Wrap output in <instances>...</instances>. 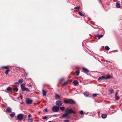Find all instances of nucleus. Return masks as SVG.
Segmentation results:
<instances>
[{"mask_svg": "<svg viewBox=\"0 0 122 122\" xmlns=\"http://www.w3.org/2000/svg\"><path fill=\"white\" fill-rule=\"evenodd\" d=\"M23 81V80L20 79L18 81V82L19 83H19L20 84V83H21Z\"/></svg>", "mask_w": 122, "mask_h": 122, "instance_id": "nucleus-35", "label": "nucleus"}, {"mask_svg": "<svg viewBox=\"0 0 122 122\" xmlns=\"http://www.w3.org/2000/svg\"><path fill=\"white\" fill-rule=\"evenodd\" d=\"M84 95L85 97H88L89 95V94L87 92H86L85 93Z\"/></svg>", "mask_w": 122, "mask_h": 122, "instance_id": "nucleus-31", "label": "nucleus"}, {"mask_svg": "<svg viewBox=\"0 0 122 122\" xmlns=\"http://www.w3.org/2000/svg\"><path fill=\"white\" fill-rule=\"evenodd\" d=\"M24 103V102H20V104H23V103Z\"/></svg>", "mask_w": 122, "mask_h": 122, "instance_id": "nucleus-48", "label": "nucleus"}, {"mask_svg": "<svg viewBox=\"0 0 122 122\" xmlns=\"http://www.w3.org/2000/svg\"><path fill=\"white\" fill-rule=\"evenodd\" d=\"M25 84H22L21 85V89H22L23 88H24L25 87Z\"/></svg>", "mask_w": 122, "mask_h": 122, "instance_id": "nucleus-23", "label": "nucleus"}, {"mask_svg": "<svg viewBox=\"0 0 122 122\" xmlns=\"http://www.w3.org/2000/svg\"><path fill=\"white\" fill-rule=\"evenodd\" d=\"M15 84L16 86H18L19 85V83L18 82H16L15 83Z\"/></svg>", "mask_w": 122, "mask_h": 122, "instance_id": "nucleus-38", "label": "nucleus"}, {"mask_svg": "<svg viewBox=\"0 0 122 122\" xmlns=\"http://www.w3.org/2000/svg\"><path fill=\"white\" fill-rule=\"evenodd\" d=\"M45 111L46 112H48V110H47V109L46 108L45 109Z\"/></svg>", "mask_w": 122, "mask_h": 122, "instance_id": "nucleus-45", "label": "nucleus"}, {"mask_svg": "<svg viewBox=\"0 0 122 122\" xmlns=\"http://www.w3.org/2000/svg\"><path fill=\"white\" fill-rule=\"evenodd\" d=\"M1 67V68L4 67L5 69H6V70L8 69H9V68L7 66H3Z\"/></svg>", "mask_w": 122, "mask_h": 122, "instance_id": "nucleus-30", "label": "nucleus"}, {"mask_svg": "<svg viewBox=\"0 0 122 122\" xmlns=\"http://www.w3.org/2000/svg\"><path fill=\"white\" fill-rule=\"evenodd\" d=\"M80 73L79 71H77L76 73V76H78L79 75Z\"/></svg>", "mask_w": 122, "mask_h": 122, "instance_id": "nucleus-29", "label": "nucleus"}, {"mask_svg": "<svg viewBox=\"0 0 122 122\" xmlns=\"http://www.w3.org/2000/svg\"><path fill=\"white\" fill-rule=\"evenodd\" d=\"M22 90L23 91H26L28 92H30V90L28 88L25 87L23 88Z\"/></svg>", "mask_w": 122, "mask_h": 122, "instance_id": "nucleus-9", "label": "nucleus"}, {"mask_svg": "<svg viewBox=\"0 0 122 122\" xmlns=\"http://www.w3.org/2000/svg\"><path fill=\"white\" fill-rule=\"evenodd\" d=\"M6 111L9 113H10L11 112L12 109L10 107H8L6 109Z\"/></svg>", "mask_w": 122, "mask_h": 122, "instance_id": "nucleus-8", "label": "nucleus"}, {"mask_svg": "<svg viewBox=\"0 0 122 122\" xmlns=\"http://www.w3.org/2000/svg\"><path fill=\"white\" fill-rule=\"evenodd\" d=\"M29 86H31V85H29Z\"/></svg>", "mask_w": 122, "mask_h": 122, "instance_id": "nucleus-49", "label": "nucleus"}, {"mask_svg": "<svg viewBox=\"0 0 122 122\" xmlns=\"http://www.w3.org/2000/svg\"><path fill=\"white\" fill-rule=\"evenodd\" d=\"M48 118V117L47 116H43L42 117V119L43 120H46Z\"/></svg>", "mask_w": 122, "mask_h": 122, "instance_id": "nucleus-25", "label": "nucleus"}, {"mask_svg": "<svg viewBox=\"0 0 122 122\" xmlns=\"http://www.w3.org/2000/svg\"><path fill=\"white\" fill-rule=\"evenodd\" d=\"M55 97L56 98H58L57 99H58V98H60L61 97L60 96L57 94L55 95Z\"/></svg>", "mask_w": 122, "mask_h": 122, "instance_id": "nucleus-24", "label": "nucleus"}, {"mask_svg": "<svg viewBox=\"0 0 122 122\" xmlns=\"http://www.w3.org/2000/svg\"><path fill=\"white\" fill-rule=\"evenodd\" d=\"M109 91L110 93L111 94H112L113 93H114V90H113V89H112V88L109 89Z\"/></svg>", "mask_w": 122, "mask_h": 122, "instance_id": "nucleus-19", "label": "nucleus"}, {"mask_svg": "<svg viewBox=\"0 0 122 122\" xmlns=\"http://www.w3.org/2000/svg\"><path fill=\"white\" fill-rule=\"evenodd\" d=\"M59 117L61 119H63L64 118V117L62 115V116Z\"/></svg>", "mask_w": 122, "mask_h": 122, "instance_id": "nucleus-44", "label": "nucleus"}, {"mask_svg": "<svg viewBox=\"0 0 122 122\" xmlns=\"http://www.w3.org/2000/svg\"><path fill=\"white\" fill-rule=\"evenodd\" d=\"M26 117V115L20 113L18 114L17 116V117L18 120L20 121H21L23 119V117Z\"/></svg>", "mask_w": 122, "mask_h": 122, "instance_id": "nucleus-2", "label": "nucleus"}, {"mask_svg": "<svg viewBox=\"0 0 122 122\" xmlns=\"http://www.w3.org/2000/svg\"><path fill=\"white\" fill-rule=\"evenodd\" d=\"M116 6L117 8H120V5L119 3L118 2H117L116 3Z\"/></svg>", "mask_w": 122, "mask_h": 122, "instance_id": "nucleus-13", "label": "nucleus"}, {"mask_svg": "<svg viewBox=\"0 0 122 122\" xmlns=\"http://www.w3.org/2000/svg\"><path fill=\"white\" fill-rule=\"evenodd\" d=\"M48 122H52L51 121H49Z\"/></svg>", "mask_w": 122, "mask_h": 122, "instance_id": "nucleus-50", "label": "nucleus"}, {"mask_svg": "<svg viewBox=\"0 0 122 122\" xmlns=\"http://www.w3.org/2000/svg\"><path fill=\"white\" fill-rule=\"evenodd\" d=\"M60 108L61 110L63 111L65 109V107H60Z\"/></svg>", "mask_w": 122, "mask_h": 122, "instance_id": "nucleus-27", "label": "nucleus"}, {"mask_svg": "<svg viewBox=\"0 0 122 122\" xmlns=\"http://www.w3.org/2000/svg\"><path fill=\"white\" fill-rule=\"evenodd\" d=\"M62 103L60 100H58L56 102V104L59 106H61L62 104Z\"/></svg>", "mask_w": 122, "mask_h": 122, "instance_id": "nucleus-6", "label": "nucleus"}, {"mask_svg": "<svg viewBox=\"0 0 122 122\" xmlns=\"http://www.w3.org/2000/svg\"><path fill=\"white\" fill-rule=\"evenodd\" d=\"M99 94L97 93H95L93 94L92 96L94 97H96L97 95H99Z\"/></svg>", "mask_w": 122, "mask_h": 122, "instance_id": "nucleus-34", "label": "nucleus"}, {"mask_svg": "<svg viewBox=\"0 0 122 122\" xmlns=\"http://www.w3.org/2000/svg\"><path fill=\"white\" fill-rule=\"evenodd\" d=\"M31 116V115L30 114H29V115L28 116V117H30Z\"/></svg>", "mask_w": 122, "mask_h": 122, "instance_id": "nucleus-46", "label": "nucleus"}, {"mask_svg": "<svg viewBox=\"0 0 122 122\" xmlns=\"http://www.w3.org/2000/svg\"><path fill=\"white\" fill-rule=\"evenodd\" d=\"M21 98V97L20 96V97H18L17 98V99L18 100H20V98Z\"/></svg>", "mask_w": 122, "mask_h": 122, "instance_id": "nucleus-43", "label": "nucleus"}, {"mask_svg": "<svg viewBox=\"0 0 122 122\" xmlns=\"http://www.w3.org/2000/svg\"><path fill=\"white\" fill-rule=\"evenodd\" d=\"M13 91H15L16 92H17L18 91V88H14L12 89Z\"/></svg>", "mask_w": 122, "mask_h": 122, "instance_id": "nucleus-26", "label": "nucleus"}, {"mask_svg": "<svg viewBox=\"0 0 122 122\" xmlns=\"http://www.w3.org/2000/svg\"><path fill=\"white\" fill-rule=\"evenodd\" d=\"M10 70L9 69L7 70L5 72V74L6 75L8 74V72Z\"/></svg>", "mask_w": 122, "mask_h": 122, "instance_id": "nucleus-33", "label": "nucleus"}, {"mask_svg": "<svg viewBox=\"0 0 122 122\" xmlns=\"http://www.w3.org/2000/svg\"><path fill=\"white\" fill-rule=\"evenodd\" d=\"M69 99L67 98H66L64 100V103L66 104H69Z\"/></svg>", "mask_w": 122, "mask_h": 122, "instance_id": "nucleus-11", "label": "nucleus"}, {"mask_svg": "<svg viewBox=\"0 0 122 122\" xmlns=\"http://www.w3.org/2000/svg\"><path fill=\"white\" fill-rule=\"evenodd\" d=\"M68 82H69L68 81H67L66 82H65L64 83H63V84L62 85L63 86L66 85L68 83Z\"/></svg>", "mask_w": 122, "mask_h": 122, "instance_id": "nucleus-22", "label": "nucleus"}, {"mask_svg": "<svg viewBox=\"0 0 122 122\" xmlns=\"http://www.w3.org/2000/svg\"><path fill=\"white\" fill-rule=\"evenodd\" d=\"M73 84L75 85L76 86L78 84V82L77 81L75 80L73 81Z\"/></svg>", "mask_w": 122, "mask_h": 122, "instance_id": "nucleus-21", "label": "nucleus"}, {"mask_svg": "<svg viewBox=\"0 0 122 122\" xmlns=\"http://www.w3.org/2000/svg\"><path fill=\"white\" fill-rule=\"evenodd\" d=\"M42 92H43V96H45L46 95V92L45 91L44 89L42 90Z\"/></svg>", "mask_w": 122, "mask_h": 122, "instance_id": "nucleus-17", "label": "nucleus"}, {"mask_svg": "<svg viewBox=\"0 0 122 122\" xmlns=\"http://www.w3.org/2000/svg\"><path fill=\"white\" fill-rule=\"evenodd\" d=\"M82 70L85 73L88 72H89V70L87 69L84 67L83 68Z\"/></svg>", "mask_w": 122, "mask_h": 122, "instance_id": "nucleus-10", "label": "nucleus"}, {"mask_svg": "<svg viewBox=\"0 0 122 122\" xmlns=\"http://www.w3.org/2000/svg\"><path fill=\"white\" fill-rule=\"evenodd\" d=\"M80 8V6H78L76 7H75L74 8V9H76L78 10H79Z\"/></svg>", "mask_w": 122, "mask_h": 122, "instance_id": "nucleus-39", "label": "nucleus"}, {"mask_svg": "<svg viewBox=\"0 0 122 122\" xmlns=\"http://www.w3.org/2000/svg\"><path fill=\"white\" fill-rule=\"evenodd\" d=\"M26 103L28 104H31L33 102V101L28 98H26Z\"/></svg>", "mask_w": 122, "mask_h": 122, "instance_id": "nucleus-5", "label": "nucleus"}, {"mask_svg": "<svg viewBox=\"0 0 122 122\" xmlns=\"http://www.w3.org/2000/svg\"><path fill=\"white\" fill-rule=\"evenodd\" d=\"M28 122H33V120L31 118H29L28 120Z\"/></svg>", "mask_w": 122, "mask_h": 122, "instance_id": "nucleus-28", "label": "nucleus"}, {"mask_svg": "<svg viewBox=\"0 0 122 122\" xmlns=\"http://www.w3.org/2000/svg\"><path fill=\"white\" fill-rule=\"evenodd\" d=\"M76 103L75 101L72 99H69V104H70L72 105H73Z\"/></svg>", "mask_w": 122, "mask_h": 122, "instance_id": "nucleus-7", "label": "nucleus"}, {"mask_svg": "<svg viewBox=\"0 0 122 122\" xmlns=\"http://www.w3.org/2000/svg\"><path fill=\"white\" fill-rule=\"evenodd\" d=\"M106 62H110V63H112V62H110V61H107V60H106Z\"/></svg>", "mask_w": 122, "mask_h": 122, "instance_id": "nucleus-47", "label": "nucleus"}, {"mask_svg": "<svg viewBox=\"0 0 122 122\" xmlns=\"http://www.w3.org/2000/svg\"><path fill=\"white\" fill-rule=\"evenodd\" d=\"M117 92H116L115 94V97L116 99L117 100H119V98L118 97V96H117Z\"/></svg>", "mask_w": 122, "mask_h": 122, "instance_id": "nucleus-15", "label": "nucleus"}, {"mask_svg": "<svg viewBox=\"0 0 122 122\" xmlns=\"http://www.w3.org/2000/svg\"><path fill=\"white\" fill-rule=\"evenodd\" d=\"M64 121L65 122H69V121L68 120H64Z\"/></svg>", "mask_w": 122, "mask_h": 122, "instance_id": "nucleus-42", "label": "nucleus"}, {"mask_svg": "<svg viewBox=\"0 0 122 122\" xmlns=\"http://www.w3.org/2000/svg\"><path fill=\"white\" fill-rule=\"evenodd\" d=\"M112 76H110L109 75H108L106 76H102L101 77H99L98 79V81H101L102 80H103L105 79V80H107V79H110L111 78Z\"/></svg>", "mask_w": 122, "mask_h": 122, "instance_id": "nucleus-1", "label": "nucleus"}, {"mask_svg": "<svg viewBox=\"0 0 122 122\" xmlns=\"http://www.w3.org/2000/svg\"><path fill=\"white\" fill-rule=\"evenodd\" d=\"M105 49L106 50L108 51L109 50L110 48L108 46H107L105 47Z\"/></svg>", "mask_w": 122, "mask_h": 122, "instance_id": "nucleus-32", "label": "nucleus"}, {"mask_svg": "<svg viewBox=\"0 0 122 122\" xmlns=\"http://www.w3.org/2000/svg\"><path fill=\"white\" fill-rule=\"evenodd\" d=\"M63 80V78H62L60 79V81L59 82V83H61V82Z\"/></svg>", "mask_w": 122, "mask_h": 122, "instance_id": "nucleus-40", "label": "nucleus"}, {"mask_svg": "<svg viewBox=\"0 0 122 122\" xmlns=\"http://www.w3.org/2000/svg\"><path fill=\"white\" fill-rule=\"evenodd\" d=\"M66 112L64 114H63L62 115L64 117H68V113Z\"/></svg>", "mask_w": 122, "mask_h": 122, "instance_id": "nucleus-12", "label": "nucleus"}, {"mask_svg": "<svg viewBox=\"0 0 122 122\" xmlns=\"http://www.w3.org/2000/svg\"><path fill=\"white\" fill-rule=\"evenodd\" d=\"M97 36L98 38V39H100L103 36L102 35H99V34H98L97 35Z\"/></svg>", "mask_w": 122, "mask_h": 122, "instance_id": "nucleus-20", "label": "nucleus"}, {"mask_svg": "<svg viewBox=\"0 0 122 122\" xmlns=\"http://www.w3.org/2000/svg\"><path fill=\"white\" fill-rule=\"evenodd\" d=\"M79 14L81 16H84V15L81 13V12H79Z\"/></svg>", "mask_w": 122, "mask_h": 122, "instance_id": "nucleus-37", "label": "nucleus"}, {"mask_svg": "<svg viewBox=\"0 0 122 122\" xmlns=\"http://www.w3.org/2000/svg\"><path fill=\"white\" fill-rule=\"evenodd\" d=\"M10 115L11 117L13 118L15 116V112H13L12 114H10Z\"/></svg>", "mask_w": 122, "mask_h": 122, "instance_id": "nucleus-14", "label": "nucleus"}, {"mask_svg": "<svg viewBox=\"0 0 122 122\" xmlns=\"http://www.w3.org/2000/svg\"><path fill=\"white\" fill-rule=\"evenodd\" d=\"M58 116V114H54L53 115V116L54 117H57Z\"/></svg>", "mask_w": 122, "mask_h": 122, "instance_id": "nucleus-41", "label": "nucleus"}, {"mask_svg": "<svg viewBox=\"0 0 122 122\" xmlns=\"http://www.w3.org/2000/svg\"><path fill=\"white\" fill-rule=\"evenodd\" d=\"M66 112L68 113V114L69 113L75 114L76 113V112L74 111L72 109V108H70V109L68 108L66 109Z\"/></svg>", "mask_w": 122, "mask_h": 122, "instance_id": "nucleus-3", "label": "nucleus"}, {"mask_svg": "<svg viewBox=\"0 0 122 122\" xmlns=\"http://www.w3.org/2000/svg\"><path fill=\"white\" fill-rule=\"evenodd\" d=\"M6 89L8 91L10 92H12V89L10 87L7 88Z\"/></svg>", "mask_w": 122, "mask_h": 122, "instance_id": "nucleus-16", "label": "nucleus"}, {"mask_svg": "<svg viewBox=\"0 0 122 122\" xmlns=\"http://www.w3.org/2000/svg\"><path fill=\"white\" fill-rule=\"evenodd\" d=\"M107 115L106 114H103L102 115V117L103 118H106L107 117Z\"/></svg>", "mask_w": 122, "mask_h": 122, "instance_id": "nucleus-18", "label": "nucleus"}, {"mask_svg": "<svg viewBox=\"0 0 122 122\" xmlns=\"http://www.w3.org/2000/svg\"><path fill=\"white\" fill-rule=\"evenodd\" d=\"M83 112H84L82 110H81L79 111V113L81 115H82L83 114Z\"/></svg>", "mask_w": 122, "mask_h": 122, "instance_id": "nucleus-36", "label": "nucleus"}, {"mask_svg": "<svg viewBox=\"0 0 122 122\" xmlns=\"http://www.w3.org/2000/svg\"><path fill=\"white\" fill-rule=\"evenodd\" d=\"M59 107L55 106L52 107L51 109L54 112H56L59 111Z\"/></svg>", "mask_w": 122, "mask_h": 122, "instance_id": "nucleus-4", "label": "nucleus"}]
</instances>
